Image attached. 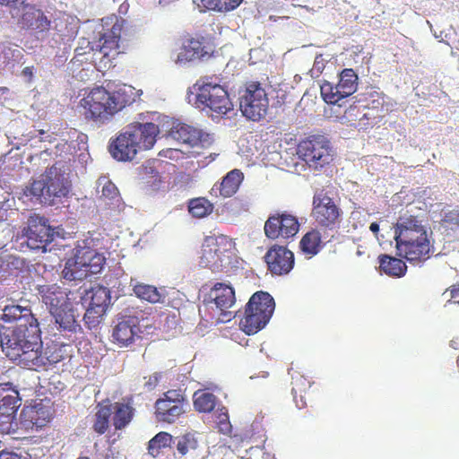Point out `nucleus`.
Instances as JSON below:
<instances>
[{"instance_id": "obj_50", "label": "nucleus", "mask_w": 459, "mask_h": 459, "mask_svg": "<svg viewBox=\"0 0 459 459\" xmlns=\"http://www.w3.org/2000/svg\"><path fill=\"white\" fill-rule=\"evenodd\" d=\"M446 292L450 293V298H456L459 294V285H452L446 290Z\"/></svg>"}, {"instance_id": "obj_46", "label": "nucleus", "mask_w": 459, "mask_h": 459, "mask_svg": "<svg viewBox=\"0 0 459 459\" xmlns=\"http://www.w3.org/2000/svg\"><path fill=\"white\" fill-rule=\"evenodd\" d=\"M441 222L452 228H459V208L444 212Z\"/></svg>"}, {"instance_id": "obj_4", "label": "nucleus", "mask_w": 459, "mask_h": 459, "mask_svg": "<svg viewBox=\"0 0 459 459\" xmlns=\"http://www.w3.org/2000/svg\"><path fill=\"white\" fill-rule=\"evenodd\" d=\"M235 243L223 234H212L204 238L199 257L200 266L212 273H222L232 262Z\"/></svg>"}, {"instance_id": "obj_14", "label": "nucleus", "mask_w": 459, "mask_h": 459, "mask_svg": "<svg viewBox=\"0 0 459 459\" xmlns=\"http://www.w3.org/2000/svg\"><path fill=\"white\" fill-rule=\"evenodd\" d=\"M187 400L180 389H169L154 403L155 419L159 422L175 423L185 412Z\"/></svg>"}, {"instance_id": "obj_51", "label": "nucleus", "mask_w": 459, "mask_h": 459, "mask_svg": "<svg viewBox=\"0 0 459 459\" xmlns=\"http://www.w3.org/2000/svg\"><path fill=\"white\" fill-rule=\"evenodd\" d=\"M20 2L22 3L23 0H0V4L5 6H15Z\"/></svg>"}, {"instance_id": "obj_11", "label": "nucleus", "mask_w": 459, "mask_h": 459, "mask_svg": "<svg viewBox=\"0 0 459 459\" xmlns=\"http://www.w3.org/2000/svg\"><path fill=\"white\" fill-rule=\"evenodd\" d=\"M297 154L310 169L321 170L333 160L334 152L325 136L312 134L299 143Z\"/></svg>"}, {"instance_id": "obj_16", "label": "nucleus", "mask_w": 459, "mask_h": 459, "mask_svg": "<svg viewBox=\"0 0 459 459\" xmlns=\"http://www.w3.org/2000/svg\"><path fill=\"white\" fill-rule=\"evenodd\" d=\"M18 390L10 382L0 384V431L9 433L21 405Z\"/></svg>"}, {"instance_id": "obj_45", "label": "nucleus", "mask_w": 459, "mask_h": 459, "mask_svg": "<svg viewBox=\"0 0 459 459\" xmlns=\"http://www.w3.org/2000/svg\"><path fill=\"white\" fill-rule=\"evenodd\" d=\"M99 185L100 186H102V189H101V196L107 198V199H109V200H114L116 199L117 197H118V189L117 187L116 186V185L111 182L110 180H103V181H99Z\"/></svg>"}, {"instance_id": "obj_2", "label": "nucleus", "mask_w": 459, "mask_h": 459, "mask_svg": "<svg viewBox=\"0 0 459 459\" xmlns=\"http://www.w3.org/2000/svg\"><path fill=\"white\" fill-rule=\"evenodd\" d=\"M159 133V126L154 123H131L110 139V155L118 161H131L140 151L153 147Z\"/></svg>"}, {"instance_id": "obj_41", "label": "nucleus", "mask_w": 459, "mask_h": 459, "mask_svg": "<svg viewBox=\"0 0 459 459\" xmlns=\"http://www.w3.org/2000/svg\"><path fill=\"white\" fill-rule=\"evenodd\" d=\"M321 96L328 104H338L340 100L345 99L341 90L337 89V85H333L328 82L321 85Z\"/></svg>"}, {"instance_id": "obj_17", "label": "nucleus", "mask_w": 459, "mask_h": 459, "mask_svg": "<svg viewBox=\"0 0 459 459\" xmlns=\"http://www.w3.org/2000/svg\"><path fill=\"white\" fill-rule=\"evenodd\" d=\"M299 221L292 214L282 212L270 215L264 227L265 236L270 239L293 238L299 230Z\"/></svg>"}, {"instance_id": "obj_48", "label": "nucleus", "mask_w": 459, "mask_h": 459, "mask_svg": "<svg viewBox=\"0 0 459 459\" xmlns=\"http://www.w3.org/2000/svg\"><path fill=\"white\" fill-rule=\"evenodd\" d=\"M0 459H31V456L27 453L17 454L14 452L2 450L0 452Z\"/></svg>"}, {"instance_id": "obj_37", "label": "nucleus", "mask_w": 459, "mask_h": 459, "mask_svg": "<svg viewBox=\"0 0 459 459\" xmlns=\"http://www.w3.org/2000/svg\"><path fill=\"white\" fill-rule=\"evenodd\" d=\"M86 295L90 299L89 306L108 309L110 304V291L108 288L96 285L91 287Z\"/></svg>"}, {"instance_id": "obj_54", "label": "nucleus", "mask_w": 459, "mask_h": 459, "mask_svg": "<svg viewBox=\"0 0 459 459\" xmlns=\"http://www.w3.org/2000/svg\"><path fill=\"white\" fill-rule=\"evenodd\" d=\"M22 74L26 76H32V68L31 67H25L22 70Z\"/></svg>"}, {"instance_id": "obj_47", "label": "nucleus", "mask_w": 459, "mask_h": 459, "mask_svg": "<svg viewBox=\"0 0 459 459\" xmlns=\"http://www.w3.org/2000/svg\"><path fill=\"white\" fill-rule=\"evenodd\" d=\"M292 394L294 397V402L296 403V406L299 409H303L307 407V401H306V390H302L298 385V379L296 380L294 386L292 387Z\"/></svg>"}, {"instance_id": "obj_31", "label": "nucleus", "mask_w": 459, "mask_h": 459, "mask_svg": "<svg viewBox=\"0 0 459 459\" xmlns=\"http://www.w3.org/2000/svg\"><path fill=\"white\" fill-rule=\"evenodd\" d=\"M22 23L24 27L38 31L48 30L50 26V22L44 13L32 6L26 7L22 16Z\"/></svg>"}, {"instance_id": "obj_21", "label": "nucleus", "mask_w": 459, "mask_h": 459, "mask_svg": "<svg viewBox=\"0 0 459 459\" xmlns=\"http://www.w3.org/2000/svg\"><path fill=\"white\" fill-rule=\"evenodd\" d=\"M211 52L212 48L205 38L202 36L193 37L183 43V48L175 61L177 64H186L209 56Z\"/></svg>"}, {"instance_id": "obj_44", "label": "nucleus", "mask_w": 459, "mask_h": 459, "mask_svg": "<svg viewBox=\"0 0 459 459\" xmlns=\"http://www.w3.org/2000/svg\"><path fill=\"white\" fill-rule=\"evenodd\" d=\"M178 138L183 143L195 145L198 141V134L191 126L182 125L177 129Z\"/></svg>"}, {"instance_id": "obj_26", "label": "nucleus", "mask_w": 459, "mask_h": 459, "mask_svg": "<svg viewBox=\"0 0 459 459\" xmlns=\"http://www.w3.org/2000/svg\"><path fill=\"white\" fill-rule=\"evenodd\" d=\"M112 408V424L116 430H122L133 420L135 409L133 406L132 398L124 399L123 402L109 403Z\"/></svg>"}, {"instance_id": "obj_29", "label": "nucleus", "mask_w": 459, "mask_h": 459, "mask_svg": "<svg viewBox=\"0 0 459 459\" xmlns=\"http://www.w3.org/2000/svg\"><path fill=\"white\" fill-rule=\"evenodd\" d=\"M173 445L179 458L198 459L200 456L199 442L193 433H186L175 437Z\"/></svg>"}, {"instance_id": "obj_56", "label": "nucleus", "mask_w": 459, "mask_h": 459, "mask_svg": "<svg viewBox=\"0 0 459 459\" xmlns=\"http://www.w3.org/2000/svg\"><path fill=\"white\" fill-rule=\"evenodd\" d=\"M77 459H90L88 456H79Z\"/></svg>"}, {"instance_id": "obj_3", "label": "nucleus", "mask_w": 459, "mask_h": 459, "mask_svg": "<svg viewBox=\"0 0 459 459\" xmlns=\"http://www.w3.org/2000/svg\"><path fill=\"white\" fill-rule=\"evenodd\" d=\"M21 329L18 328L14 333H4L1 337V346L6 357L30 369L45 367L41 343L39 342V325L30 326L26 333Z\"/></svg>"}, {"instance_id": "obj_39", "label": "nucleus", "mask_w": 459, "mask_h": 459, "mask_svg": "<svg viewBox=\"0 0 459 459\" xmlns=\"http://www.w3.org/2000/svg\"><path fill=\"white\" fill-rule=\"evenodd\" d=\"M188 211L193 217L204 218L212 212L213 204L204 197H197L189 201Z\"/></svg>"}, {"instance_id": "obj_57", "label": "nucleus", "mask_w": 459, "mask_h": 459, "mask_svg": "<svg viewBox=\"0 0 459 459\" xmlns=\"http://www.w3.org/2000/svg\"><path fill=\"white\" fill-rule=\"evenodd\" d=\"M299 380L302 381V377H300ZM303 381L306 382V378H303Z\"/></svg>"}, {"instance_id": "obj_8", "label": "nucleus", "mask_w": 459, "mask_h": 459, "mask_svg": "<svg viewBox=\"0 0 459 459\" xmlns=\"http://www.w3.org/2000/svg\"><path fill=\"white\" fill-rule=\"evenodd\" d=\"M110 91L103 86L91 89L79 101L81 114L87 121L105 124L116 115Z\"/></svg>"}, {"instance_id": "obj_13", "label": "nucleus", "mask_w": 459, "mask_h": 459, "mask_svg": "<svg viewBox=\"0 0 459 459\" xmlns=\"http://www.w3.org/2000/svg\"><path fill=\"white\" fill-rule=\"evenodd\" d=\"M239 108L244 117L253 121L264 118L268 111L269 99L259 82H247L239 91Z\"/></svg>"}, {"instance_id": "obj_52", "label": "nucleus", "mask_w": 459, "mask_h": 459, "mask_svg": "<svg viewBox=\"0 0 459 459\" xmlns=\"http://www.w3.org/2000/svg\"><path fill=\"white\" fill-rule=\"evenodd\" d=\"M154 178H155V179L152 184L153 188H158L160 186V184L161 183V179L158 173L154 176Z\"/></svg>"}, {"instance_id": "obj_10", "label": "nucleus", "mask_w": 459, "mask_h": 459, "mask_svg": "<svg viewBox=\"0 0 459 459\" xmlns=\"http://www.w3.org/2000/svg\"><path fill=\"white\" fill-rule=\"evenodd\" d=\"M105 25L106 27L111 25V27L107 28L102 33L96 46L94 55L100 60V63L103 64L105 68H110L115 66L113 61L119 55L125 54L126 50V46L120 42L125 20L113 16L108 18Z\"/></svg>"}, {"instance_id": "obj_28", "label": "nucleus", "mask_w": 459, "mask_h": 459, "mask_svg": "<svg viewBox=\"0 0 459 459\" xmlns=\"http://www.w3.org/2000/svg\"><path fill=\"white\" fill-rule=\"evenodd\" d=\"M243 180V172L238 169H232L223 177L219 186H213L212 188V194L224 198L231 197L238 192Z\"/></svg>"}, {"instance_id": "obj_27", "label": "nucleus", "mask_w": 459, "mask_h": 459, "mask_svg": "<svg viewBox=\"0 0 459 459\" xmlns=\"http://www.w3.org/2000/svg\"><path fill=\"white\" fill-rule=\"evenodd\" d=\"M43 303L49 308L52 314L54 310L57 311L65 306L71 303L68 302V297L65 291L57 285H44L39 289Z\"/></svg>"}, {"instance_id": "obj_7", "label": "nucleus", "mask_w": 459, "mask_h": 459, "mask_svg": "<svg viewBox=\"0 0 459 459\" xmlns=\"http://www.w3.org/2000/svg\"><path fill=\"white\" fill-rule=\"evenodd\" d=\"M196 103L208 108L217 116H225L233 110V102L225 86L213 82L212 77L204 76L200 78L196 83Z\"/></svg>"}, {"instance_id": "obj_19", "label": "nucleus", "mask_w": 459, "mask_h": 459, "mask_svg": "<svg viewBox=\"0 0 459 459\" xmlns=\"http://www.w3.org/2000/svg\"><path fill=\"white\" fill-rule=\"evenodd\" d=\"M140 320L135 316H124L117 319L112 329V342L119 347H128L141 338Z\"/></svg>"}, {"instance_id": "obj_34", "label": "nucleus", "mask_w": 459, "mask_h": 459, "mask_svg": "<svg viewBox=\"0 0 459 459\" xmlns=\"http://www.w3.org/2000/svg\"><path fill=\"white\" fill-rule=\"evenodd\" d=\"M133 91V87L124 84L116 91H110L116 114L134 100Z\"/></svg>"}, {"instance_id": "obj_15", "label": "nucleus", "mask_w": 459, "mask_h": 459, "mask_svg": "<svg viewBox=\"0 0 459 459\" xmlns=\"http://www.w3.org/2000/svg\"><path fill=\"white\" fill-rule=\"evenodd\" d=\"M22 233L30 249H41L43 252H46L47 247L55 238L54 229L48 224V220L42 217L30 218Z\"/></svg>"}, {"instance_id": "obj_43", "label": "nucleus", "mask_w": 459, "mask_h": 459, "mask_svg": "<svg viewBox=\"0 0 459 459\" xmlns=\"http://www.w3.org/2000/svg\"><path fill=\"white\" fill-rule=\"evenodd\" d=\"M79 257L76 256L75 259H70L65 263V268L62 272L63 277L69 281H75L79 277L77 275V267L78 264L82 266H91V264H87L86 262H78Z\"/></svg>"}, {"instance_id": "obj_5", "label": "nucleus", "mask_w": 459, "mask_h": 459, "mask_svg": "<svg viewBox=\"0 0 459 459\" xmlns=\"http://www.w3.org/2000/svg\"><path fill=\"white\" fill-rule=\"evenodd\" d=\"M353 101L345 110V117L351 121H358L364 128L372 126L383 111L385 95L373 87H368L352 98Z\"/></svg>"}, {"instance_id": "obj_58", "label": "nucleus", "mask_w": 459, "mask_h": 459, "mask_svg": "<svg viewBox=\"0 0 459 459\" xmlns=\"http://www.w3.org/2000/svg\"><path fill=\"white\" fill-rule=\"evenodd\" d=\"M456 362H457V365L459 366V355H458Z\"/></svg>"}, {"instance_id": "obj_36", "label": "nucleus", "mask_w": 459, "mask_h": 459, "mask_svg": "<svg viewBox=\"0 0 459 459\" xmlns=\"http://www.w3.org/2000/svg\"><path fill=\"white\" fill-rule=\"evenodd\" d=\"M194 407L199 412H211L217 405L218 399L212 394L204 390L195 392L193 395Z\"/></svg>"}, {"instance_id": "obj_30", "label": "nucleus", "mask_w": 459, "mask_h": 459, "mask_svg": "<svg viewBox=\"0 0 459 459\" xmlns=\"http://www.w3.org/2000/svg\"><path fill=\"white\" fill-rule=\"evenodd\" d=\"M377 259L379 270L382 273L394 278H401L405 275L407 265L402 259L385 254H381Z\"/></svg>"}, {"instance_id": "obj_6", "label": "nucleus", "mask_w": 459, "mask_h": 459, "mask_svg": "<svg viewBox=\"0 0 459 459\" xmlns=\"http://www.w3.org/2000/svg\"><path fill=\"white\" fill-rule=\"evenodd\" d=\"M275 308L273 296L266 291L255 292L245 307L244 316L239 322L240 329L251 335L258 333L270 321Z\"/></svg>"}, {"instance_id": "obj_38", "label": "nucleus", "mask_w": 459, "mask_h": 459, "mask_svg": "<svg viewBox=\"0 0 459 459\" xmlns=\"http://www.w3.org/2000/svg\"><path fill=\"white\" fill-rule=\"evenodd\" d=\"M173 437L165 431L156 434L148 443V453L153 456H159L162 450L170 447L173 444Z\"/></svg>"}, {"instance_id": "obj_20", "label": "nucleus", "mask_w": 459, "mask_h": 459, "mask_svg": "<svg viewBox=\"0 0 459 459\" xmlns=\"http://www.w3.org/2000/svg\"><path fill=\"white\" fill-rule=\"evenodd\" d=\"M268 271L273 275L288 274L294 266V255L287 247L274 245L264 255Z\"/></svg>"}, {"instance_id": "obj_55", "label": "nucleus", "mask_w": 459, "mask_h": 459, "mask_svg": "<svg viewBox=\"0 0 459 459\" xmlns=\"http://www.w3.org/2000/svg\"><path fill=\"white\" fill-rule=\"evenodd\" d=\"M30 412L31 414H38V413H39V411H38V410L36 409V407H35V408H33V409H31ZM31 420H35V422H34V423H35V424H38V421H37V420H38V419H36L34 415H32V416H31Z\"/></svg>"}, {"instance_id": "obj_35", "label": "nucleus", "mask_w": 459, "mask_h": 459, "mask_svg": "<svg viewBox=\"0 0 459 459\" xmlns=\"http://www.w3.org/2000/svg\"><path fill=\"white\" fill-rule=\"evenodd\" d=\"M133 290L137 298L150 303L163 302L165 299L164 293L153 285L137 283Z\"/></svg>"}, {"instance_id": "obj_33", "label": "nucleus", "mask_w": 459, "mask_h": 459, "mask_svg": "<svg viewBox=\"0 0 459 459\" xmlns=\"http://www.w3.org/2000/svg\"><path fill=\"white\" fill-rule=\"evenodd\" d=\"M358 75L351 68H345L340 74L339 82L336 84L337 89L345 98L352 95L358 88Z\"/></svg>"}, {"instance_id": "obj_40", "label": "nucleus", "mask_w": 459, "mask_h": 459, "mask_svg": "<svg viewBox=\"0 0 459 459\" xmlns=\"http://www.w3.org/2000/svg\"><path fill=\"white\" fill-rule=\"evenodd\" d=\"M243 0H200L199 7L204 10L229 12L236 9Z\"/></svg>"}, {"instance_id": "obj_1", "label": "nucleus", "mask_w": 459, "mask_h": 459, "mask_svg": "<svg viewBox=\"0 0 459 459\" xmlns=\"http://www.w3.org/2000/svg\"><path fill=\"white\" fill-rule=\"evenodd\" d=\"M396 254L408 262L423 263L434 251L427 228L413 215L401 217L394 230Z\"/></svg>"}, {"instance_id": "obj_53", "label": "nucleus", "mask_w": 459, "mask_h": 459, "mask_svg": "<svg viewBox=\"0 0 459 459\" xmlns=\"http://www.w3.org/2000/svg\"><path fill=\"white\" fill-rule=\"evenodd\" d=\"M369 230L373 232V233H377L379 231V225L378 223L377 222H372L369 226Z\"/></svg>"}, {"instance_id": "obj_18", "label": "nucleus", "mask_w": 459, "mask_h": 459, "mask_svg": "<svg viewBox=\"0 0 459 459\" xmlns=\"http://www.w3.org/2000/svg\"><path fill=\"white\" fill-rule=\"evenodd\" d=\"M51 315L55 318L54 338L74 342L77 333L82 332V327L72 305L65 306L57 311L54 310Z\"/></svg>"}, {"instance_id": "obj_23", "label": "nucleus", "mask_w": 459, "mask_h": 459, "mask_svg": "<svg viewBox=\"0 0 459 459\" xmlns=\"http://www.w3.org/2000/svg\"><path fill=\"white\" fill-rule=\"evenodd\" d=\"M336 238L334 233L320 229H311L300 239L299 247L303 254L309 258L317 255L326 243Z\"/></svg>"}, {"instance_id": "obj_42", "label": "nucleus", "mask_w": 459, "mask_h": 459, "mask_svg": "<svg viewBox=\"0 0 459 459\" xmlns=\"http://www.w3.org/2000/svg\"><path fill=\"white\" fill-rule=\"evenodd\" d=\"M106 312L107 309L89 306L83 316L85 325L90 329L95 328L101 323Z\"/></svg>"}, {"instance_id": "obj_24", "label": "nucleus", "mask_w": 459, "mask_h": 459, "mask_svg": "<svg viewBox=\"0 0 459 459\" xmlns=\"http://www.w3.org/2000/svg\"><path fill=\"white\" fill-rule=\"evenodd\" d=\"M210 302L213 303L221 314L230 315L229 311L236 303L234 289L226 283L217 282L209 292Z\"/></svg>"}, {"instance_id": "obj_12", "label": "nucleus", "mask_w": 459, "mask_h": 459, "mask_svg": "<svg viewBox=\"0 0 459 459\" xmlns=\"http://www.w3.org/2000/svg\"><path fill=\"white\" fill-rule=\"evenodd\" d=\"M311 217L321 230L336 234L342 220V210L333 198L321 190L313 196Z\"/></svg>"}, {"instance_id": "obj_49", "label": "nucleus", "mask_w": 459, "mask_h": 459, "mask_svg": "<svg viewBox=\"0 0 459 459\" xmlns=\"http://www.w3.org/2000/svg\"><path fill=\"white\" fill-rule=\"evenodd\" d=\"M146 378H147V380L144 383V386L148 390H152V389H153L158 385V383L160 381V375L158 374V373H154L152 375H150Z\"/></svg>"}, {"instance_id": "obj_22", "label": "nucleus", "mask_w": 459, "mask_h": 459, "mask_svg": "<svg viewBox=\"0 0 459 459\" xmlns=\"http://www.w3.org/2000/svg\"><path fill=\"white\" fill-rule=\"evenodd\" d=\"M3 319L5 322H16L15 326L5 333H14L20 327L26 333L30 326L39 325V322L31 310L19 305L6 306L4 309Z\"/></svg>"}, {"instance_id": "obj_9", "label": "nucleus", "mask_w": 459, "mask_h": 459, "mask_svg": "<svg viewBox=\"0 0 459 459\" xmlns=\"http://www.w3.org/2000/svg\"><path fill=\"white\" fill-rule=\"evenodd\" d=\"M70 182L56 164L48 168L41 175L40 179L35 180L30 186V193L40 198L49 205L54 204L56 198H62L70 191Z\"/></svg>"}, {"instance_id": "obj_25", "label": "nucleus", "mask_w": 459, "mask_h": 459, "mask_svg": "<svg viewBox=\"0 0 459 459\" xmlns=\"http://www.w3.org/2000/svg\"><path fill=\"white\" fill-rule=\"evenodd\" d=\"M72 343L73 342H69L64 339L56 338L48 342L42 355L45 367L55 365L67 358H70L73 351Z\"/></svg>"}, {"instance_id": "obj_32", "label": "nucleus", "mask_w": 459, "mask_h": 459, "mask_svg": "<svg viewBox=\"0 0 459 459\" xmlns=\"http://www.w3.org/2000/svg\"><path fill=\"white\" fill-rule=\"evenodd\" d=\"M96 410L92 429L97 434L103 435L108 429L112 408L108 404L98 403Z\"/></svg>"}]
</instances>
